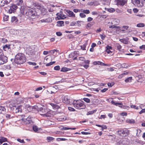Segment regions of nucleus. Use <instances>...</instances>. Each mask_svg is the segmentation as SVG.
<instances>
[{
	"instance_id": "nucleus-42",
	"label": "nucleus",
	"mask_w": 145,
	"mask_h": 145,
	"mask_svg": "<svg viewBox=\"0 0 145 145\" xmlns=\"http://www.w3.org/2000/svg\"><path fill=\"white\" fill-rule=\"evenodd\" d=\"M120 41L125 44H127L128 43L127 40L125 39H120Z\"/></svg>"
},
{
	"instance_id": "nucleus-64",
	"label": "nucleus",
	"mask_w": 145,
	"mask_h": 145,
	"mask_svg": "<svg viewBox=\"0 0 145 145\" xmlns=\"http://www.w3.org/2000/svg\"><path fill=\"white\" fill-rule=\"evenodd\" d=\"M140 48L141 49L145 50V45H143L141 46H140Z\"/></svg>"
},
{
	"instance_id": "nucleus-9",
	"label": "nucleus",
	"mask_w": 145,
	"mask_h": 145,
	"mask_svg": "<svg viewBox=\"0 0 145 145\" xmlns=\"http://www.w3.org/2000/svg\"><path fill=\"white\" fill-rule=\"evenodd\" d=\"M23 120L24 121V123L26 124H29L32 122L31 118L30 116H28L26 118H24L23 119Z\"/></svg>"
},
{
	"instance_id": "nucleus-57",
	"label": "nucleus",
	"mask_w": 145,
	"mask_h": 145,
	"mask_svg": "<svg viewBox=\"0 0 145 145\" xmlns=\"http://www.w3.org/2000/svg\"><path fill=\"white\" fill-rule=\"evenodd\" d=\"M17 140L18 142H19L21 143H24L25 142L24 141V140L23 139L21 140V139H20V138H18L17 139Z\"/></svg>"
},
{
	"instance_id": "nucleus-32",
	"label": "nucleus",
	"mask_w": 145,
	"mask_h": 145,
	"mask_svg": "<svg viewBox=\"0 0 145 145\" xmlns=\"http://www.w3.org/2000/svg\"><path fill=\"white\" fill-rule=\"evenodd\" d=\"M97 110H91L90 111H89L87 113V115H91L92 114L95 112H96Z\"/></svg>"
},
{
	"instance_id": "nucleus-13",
	"label": "nucleus",
	"mask_w": 145,
	"mask_h": 145,
	"mask_svg": "<svg viewBox=\"0 0 145 145\" xmlns=\"http://www.w3.org/2000/svg\"><path fill=\"white\" fill-rule=\"evenodd\" d=\"M7 61V57L5 56L0 57V64H3Z\"/></svg>"
},
{
	"instance_id": "nucleus-15",
	"label": "nucleus",
	"mask_w": 145,
	"mask_h": 145,
	"mask_svg": "<svg viewBox=\"0 0 145 145\" xmlns=\"http://www.w3.org/2000/svg\"><path fill=\"white\" fill-rule=\"evenodd\" d=\"M78 51H75L72 53H71L69 55V57L70 58H72L75 57V56H77L78 55Z\"/></svg>"
},
{
	"instance_id": "nucleus-40",
	"label": "nucleus",
	"mask_w": 145,
	"mask_h": 145,
	"mask_svg": "<svg viewBox=\"0 0 145 145\" xmlns=\"http://www.w3.org/2000/svg\"><path fill=\"white\" fill-rule=\"evenodd\" d=\"M109 28H117V29H120V27L119 26L115 25H113L110 26H109Z\"/></svg>"
},
{
	"instance_id": "nucleus-1",
	"label": "nucleus",
	"mask_w": 145,
	"mask_h": 145,
	"mask_svg": "<svg viewBox=\"0 0 145 145\" xmlns=\"http://www.w3.org/2000/svg\"><path fill=\"white\" fill-rule=\"evenodd\" d=\"M35 110L38 111L39 114L43 117H48L51 116V111H48L45 108L39 107L37 106L34 107Z\"/></svg>"
},
{
	"instance_id": "nucleus-24",
	"label": "nucleus",
	"mask_w": 145,
	"mask_h": 145,
	"mask_svg": "<svg viewBox=\"0 0 145 145\" xmlns=\"http://www.w3.org/2000/svg\"><path fill=\"white\" fill-rule=\"evenodd\" d=\"M5 110L6 109L4 107L0 106V114L4 113Z\"/></svg>"
},
{
	"instance_id": "nucleus-29",
	"label": "nucleus",
	"mask_w": 145,
	"mask_h": 145,
	"mask_svg": "<svg viewBox=\"0 0 145 145\" xmlns=\"http://www.w3.org/2000/svg\"><path fill=\"white\" fill-rule=\"evenodd\" d=\"M41 10V12L42 13V14H45L47 12V10L43 6V7L41 8V9H40Z\"/></svg>"
},
{
	"instance_id": "nucleus-34",
	"label": "nucleus",
	"mask_w": 145,
	"mask_h": 145,
	"mask_svg": "<svg viewBox=\"0 0 145 145\" xmlns=\"http://www.w3.org/2000/svg\"><path fill=\"white\" fill-rule=\"evenodd\" d=\"M144 26V24L143 23H138L137 25V27H143Z\"/></svg>"
},
{
	"instance_id": "nucleus-25",
	"label": "nucleus",
	"mask_w": 145,
	"mask_h": 145,
	"mask_svg": "<svg viewBox=\"0 0 145 145\" xmlns=\"http://www.w3.org/2000/svg\"><path fill=\"white\" fill-rule=\"evenodd\" d=\"M11 21L12 22H18V20L16 17L14 16L12 17Z\"/></svg>"
},
{
	"instance_id": "nucleus-61",
	"label": "nucleus",
	"mask_w": 145,
	"mask_h": 145,
	"mask_svg": "<svg viewBox=\"0 0 145 145\" xmlns=\"http://www.w3.org/2000/svg\"><path fill=\"white\" fill-rule=\"evenodd\" d=\"M56 34L57 36H60L62 35V33L59 31L56 32Z\"/></svg>"
},
{
	"instance_id": "nucleus-21",
	"label": "nucleus",
	"mask_w": 145,
	"mask_h": 145,
	"mask_svg": "<svg viewBox=\"0 0 145 145\" xmlns=\"http://www.w3.org/2000/svg\"><path fill=\"white\" fill-rule=\"evenodd\" d=\"M7 141V139L4 137H0V145L3 142Z\"/></svg>"
},
{
	"instance_id": "nucleus-62",
	"label": "nucleus",
	"mask_w": 145,
	"mask_h": 145,
	"mask_svg": "<svg viewBox=\"0 0 145 145\" xmlns=\"http://www.w3.org/2000/svg\"><path fill=\"white\" fill-rule=\"evenodd\" d=\"M90 13V11L89 10H85L84 11V13L88 14Z\"/></svg>"
},
{
	"instance_id": "nucleus-16",
	"label": "nucleus",
	"mask_w": 145,
	"mask_h": 145,
	"mask_svg": "<svg viewBox=\"0 0 145 145\" xmlns=\"http://www.w3.org/2000/svg\"><path fill=\"white\" fill-rule=\"evenodd\" d=\"M40 21L42 23H49L52 22V20L51 18H47L42 19Z\"/></svg>"
},
{
	"instance_id": "nucleus-50",
	"label": "nucleus",
	"mask_w": 145,
	"mask_h": 145,
	"mask_svg": "<svg viewBox=\"0 0 145 145\" xmlns=\"http://www.w3.org/2000/svg\"><path fill=\"white\" fill-rule=\"evenodd\" d=\"M137 135L138 137L140 136V134L141 133V131L140 129H137Z\"/></svg>"
},
{
	"instance_id": "nucleus-4",
	"label": "nucleus",
	"mask_w": 145,
	"mask_h": 145,
	"mask_svg": "<svg viewBox=\"0 0 145 145\" xmlns=\"http://www.w3.org/2000/svg\"><path fill=\"white\" fill-rule=\"evenodd\" d=\"M25 15L27 18L34 19L37 15V13L33 8L27 9L25 13Z\"/></svg>"
},
{
	"instance_id": "nucleus-49",
	"label": "nucleus",
	"mask_w": 145,
	"mask_h": 145,
	"mask_svg": "<svg viewBox=\"0 0 145 145\" xmlns=\"http://www.w3.org/2000/svg\"><path fill=\"white\" fill-rule=\"evenodd\" d=\"M4 68L5 69H10L11 67L10 65H5L4 66Z\"/></svg>"
},
{
	"instance_id": "nucleus-39",
	"label": "nucleus",
	"mask_w": 145,
	"mask_h": 145,
	"mask_svg": "<svg viewBox=\"0 0 145 145\" xmlns=\"http://www.w3.org/2000/svg\"><path fill=\"white\" fill-rule=\"evenodd\" d=\"M10 45L5 44V46H3V48L5 50H6V48H7L8 49L10 48Z\"/></svg>"
},
{
	"instance_id": "nucleus-27",
	"label": "nucleus",
	"mask_w": 145,
	"mask_h": 145,
	"mask_svg": "<svg viewBox=\"0 0 145 145\" xmlns=\"http://www.w3.org/2000/svg\"><path fill=\"white\" fill-rule=\"evenodd\" d=\"M20 12L22 15H24V11L25 10V7L24 6H22L21 8H20Z\"/></svg>"
},
{
	"instance_id": "nucleus-59",
	"label": "nucleus",
	"mask_w": 145,
	"mask_h": 145,
	"mask_svg": "<svg viewBox=\"0 0 145 145\" xmlns=\"http://www.w3.org/2000/svg\"><path fill=\"white\" fill-rule=\"evenodd\" d=\"M28 64L29 65H36V63L35 62H28Z\"/></svg>"
},
{
	"instance_id": "nucleus-48",
	"label": "nucleus",
	"mask_w": 145,
	"mask_h": 145,
	"mask_svg": "<svg viewBox=\"0 0 145 145\" xmlns=\"http://www.w3.org/2000/svg\"><path fill=\"white\" fill-rule=\"evenodd\" d=\"M58 50H57L54 49L49 51V52L51 54H53L55 52H57Z\"/></svg>"
},
{
	"instance_id": "nucleus-33",
	"label": "nucleus",
	"mask_w": 145,
	"mask_h": 145,
	"mask_svg": "<svg viewBox=\"0 0 145 145\" xmlns=\"http://www.w3.org/2000/svg\"><path fill=\"white\" fill-rule=\"evenodd\" d=\"M129 28V26H123L121 30L122 31H125L127 29Z\"/></svg>"
},
{
	"instance_id": "nucleus-52",
	"label": "nucleus",
	"mask_w": 145,
	"mask_h": 145,
	"mask_svg": "<svg viewBox=\"0 0 145 145\" xmlns=\"http://www.w3.org/2000/svg\"><path fill=\"white\" fill-rule=\"evenodd\" d=\"M54 69L55 70H59L60 69V66L59 65L56 66L54 67Z\"/></svg>"
},
{
	"instance_id": "nucleus-30",
	"label": "nucleus",
	"mask_w": 145,
	"mask_h": 145,
	"mask_svg": "<svg viewBox=\"0 0 145 145\" xmlns=\"http://www.w3.org/2000/svg\"><path fill=\"white\" fill-rule=\"evenodd\" d=\"M69 69H68L66 67H62L60 71L61 72H66L69 70Z\"/></svg>"
},
{
	"instance_id": "nucleus-6",
	"label": "nucleus",
	"mask_w": 145,
	"mask_h": 145,
	"mask_svg": "<svg viewBox=\"0 0 145 145\" xmlns=\"http://www.w3.org/2000/svg\"><path fill=\"white\" fill-rule=\"evenodd\" d=\"M132 2L134 5L138 7H142L143 5L142 2H140L139 0H132Z\"/></svg>"
},
{
	"instance_id": "nucleus-17",
	"label": "nucleus",
	"mask_w": 145,
	"mask_h": 145,
	"mask_svg": "<svg viewBox=\"0 0 145 145\" xmlns=\"http://www.w3.org/2000/svg\"><path fill=\"white\" fill-rule=\"evenodd\" d=\"M33 5L34 7L40 10L41 9V8L43 7V6H41L40 4L39 3H33Z\"/></svg>"
},
{
	"instance_id": "nucleus-3",
	"label": "nucleus",
	"mask_w": 145,
	"mask_h": 145,
	"mask_svg": "<svg viewBox=\"0 0 145 145\" xmlns=\"http://www.w3.org/2000/svg\"><path fill=\"white\" fill-rule=\"evenodd\" d=\"M74 107L77 109H81L85 108L84 102L80 100H74L72 103Z\"/></svg>"
},
{
	"instance_id": "nucleus-14",
	"label": "nucleus",
	"mask_w": 145,
	"mask_h": 145,
	"mask_svg": "<svg viewBox=\"0 0 145 145\" xmlns=\"http://www.w3.org/2000/svg\"><path fill=\"white\" fill-rule=\"evenodd\" d=\"M116 2L118 5L123 6L125 3L126 1L124 0H116Z\"/></svg>"
},
{
	"instance_id": "nucleus-47",
	"label": "nucleus",
	"mask_w": 145,
	"mask_h": 145,
	"mask_svg": "<svg viewBox=\"0 0 145 145\" xmlns=\"http://www.w3.org/2000/svg\"><path fill=\"white\" fill-rule=\"evenodd\" d=\"M12 0H4V3L6 5L8 4Z\"/></svg>"
},
{
	"instance_id": "nucleus-55",
	"label": "nucleus",
	"mask_w": 145,
	"mask_h": 145,
	"mask_svg": "<svg viewBox=\"0 0 145 145\" xmlns=\"http://www.w3.org/2000/svg\"><path fill=\"white\" fill-rule=\"evenodd\" d=\"M17 108L19 112H22V109L21 108V106H20L17 107Z\"/></svg>"
},
{
	"instance_id": "nucleus-46",
	"label": "nucleus",
	"mask_w": 145,
	"mask_h": 145,
	"mask_svg": "<svg viewBox=\"0 0 145 145\" xmlns=\"http://www.w3.org/2000/svg\"><path fill=\"white\" fill-rule=\"evenodd\" d=\"M80 16L81 18H85L86 17V15L83 13H81L80 14Z\"/></svg>"
},
{
	"instance_id": "nucleus-53",
	"label": "nucleus",
	"mask_w": 145,
	"mask_h": 145,
	"mask_svg": "<svg viewBox=\"0 0 145 145\" xmlns=\"http://www.w3.org/2000/svg\"><path fill=\"white\" fill-rule=\"evenodd\" d=\"M83 100L87 103H89L90 102V100L88 98H83Z\"/></svg>"
},
{
	"instance_id": "nucleus-56",
	"label": "nucleus",
	"mask_w": 145,
	"mask_h": 145,
	"mask_svg": "<svg viewBox=\"0 0 145 145\" xmlns=\"http://www.w3.org/2000/svg\"><path fill=\"white\" fill-rule=\"evenodd\" d=\"M1 41L2 42L5 43L7 41V40L5 38H3L1 39Z\"/></svg>"
},
{
	"instance_id": "nucleus-10",
	"label": "nucleus",
	"mask_w": 145,
	"mask_h": 145,
	"mask_svg": "<svg viewBox=\"0 0 145 145\" xmlns=\"http://www.w3.org/2000/svg\"><path fill=\"white\" fill-rule=\"evenodd\" d=\"M18 8V7L16 5H13L10 7V9L8 10L9 12L11 13L14 12V11Z\"/></svg>"
},
{
	"instance_id": "nucleus-5",
	"label": "nucleus",
	"mask_w": 145,
	"mask_h": 145,
	"mask_svg": "<svg viewBox=\"0 0 145 145\" xmlns=\"http://www.w3.org/2000/svg\"><path fill=\"white\" fill-rule=\"evenodd\" d=\"M111 103L112 104L114 105H116V106H117L118 105H121V106H119L121 108H123L124 109H126L128 110L129 108V106H128L126 105V106H123L122 105V103H116L113 100L111 101Z\"/></svg>"
},
{
	"instance_id": "nucleus-19",
	"label": "nucleus",
	"mask_w": 145,
	"mask_h": 145,
	"mask_svg": "<svg viewBox=\"0 0 145 145\" xmlns=\"http://www.w3.org/2000/svg\"><path fill=\"white\" fill-rule=\"evenodd\" d=\"M67 12L69 16V17L72 18L75 17V15L72 11L70 10H67Z\"/></svg>"
},
{
	"instance_id": "nucleus-31",
	"label": "nucleus",
	"mask_w": 145,
	"mask_h": 145,
	"mask_svg": "<svg viewBox=\"0 0 145 145\" xmlns=\"http://www.w3.org/2000/svg\"><path fill=\"white\" fill-rule=\"evenodd\" d=\"M54 139L53 137L49 136L47 137L46 138V140L48 142L52 141Z\"/></svg>"
},
{
	"instance_id": "nucleus-2",
	"label": "nucleus",
	"mask_w": 145,
	"mask_h": 145,
	"mask_svg": "<svg viewBox=\"0 0 145 145\" xmlns=\"http://www.w3.org/2000/svg\"><path fill=\"white\" fill-rule=\"evenodd\" d=\"M26 60V57L24 54L18 53L15 56L14 62L17 64H21L25 63Z\"/></svg>"
},
{
	"instance_id": "nucleus-26",
	"label": "nucleus",
	"mask_w": 145,
	"mask_h": 145,
	"mask_svg": "<svg viewBox=\"0 0 145 145\" xmlns=\"http://www.w3.org/2000/svg\"><path fill=\"white\" fill-rule=\"evenodd\" d=\"M57 23V25L58 27L62 26L64 25V22L63 21H58Z\"/></svg>"
},
{
	"instance_id": "nucleus-51",
	"label": "nucleus",
	"mask_w": 145,
	"mask_h": 145,
	"mask_svg": "<svg viewBox=\"0 0 145 145\" xmlns=\"http://www.w3.org/2000/svg\"><path fill=\"white\" fill-rule=\"evenodd\" d=\"M55 63V61H53L50 62L48 63H47L46 65V66H50Z\"/></svg>"
},
{
	"instance_id": "nucleus-12",
	"label": "nucleus",
	"mask_w": 145,
	"mask_h": 145,
	"mask_svg": "<svg viewBox=\"0 0 145 145\" xmlns=\"http://www.w3.org/2000/svg\"><path fill=\"white\" fill-rule=\"evenodd\" d=\"M93 65H103V66H110V65L109 64L104 63L101 62V61H95L93 63Z\"/></svg>"
},
{
	"instance_id": "nucleus-58",
	"label": "nucleus",
	"mask_w": 145,
	"mask_h": 145,
	"mask_svg": "<svg viewBox=\"0 0 145 145\" xmlns=\"http://www.w3.org/2000/svg\"><path fill=\"white\" fill-rule=\"evenodd\" d=\"M68 110L70 111H74L75 110L73 108L70 107H68Z\"/></svg>"
},
{
	"instance_id": "nucleus-23",
	"label": "nucleus",
	"mask_w": 145,
	"mask_h": 145,
	"mask_svg": "<svg viewBox=\"0 0 145 145\" xmlns=\"http://www.w3.org/2000/svg\"><path fill=\"white\" fill-rule=\"evenodd\" d=\"M128 72L126 71H124L121 74L119 75L118 78H121L123 77L124 76L128 74Z\"/></svg>"
},
{
	"instance_id": "nucleus-37",
	"label": "nucleus",
	"mask_w": 145,
	"mask_h": 145,
	"mask_svg": "<svg viewBox=\"0 0 145 145\" xmlns=\"http://www.w3.org/2000/svg\"><path fill=\"white\" fill-rule=\"evenodd\" d=\"M23 3V1L22 0H18L17 5L18 6L21 5H22Z\"/></svg>"
},
{
	"instance_id": "nucleus-43",
	"label": "nucleus",
	"mask_w": 145,
	"mask_h": 145,
	"mask_svg": "<svg viewBox=\"0 0 145 145\" xmlns=\"http://www.w3.org/2000/svg\"><path fill=\"white\" fill-rule=\"evenodd\" d=\"M33 130L35 132H37L39 130V128L36 126H33Z\"/></svg>"
},
{
	"instance_id": "nucleus-20",
	"label": "nucleus",
	"mask_w": 145,
	"mask_h": 145,
	"mask_svg": "<svg viewBox=\"0 0 145 145\" xmlns=\"http://www.w3.org/2000/svg\"><path fill=\"white\" fill-rule=\"evenodd\" d=\"M120 22L119 20L118 19H113L112 22V24L115 25L118 24Z\"/></svg>"
},
{
	"instance_id": "nucleus-18",
	"label": "nucleus",
	"mask_w": 145,
	"mask_h": 145,
	"mask_svg": "<svg viewBox=\"0 0 145 145\" xmlns=\"http://www.w3.org/2000/svg\"><path fill=\"white\" fill-rule=\"evenodd\" d=\"M56 15L58 20L63 19L66 18L65 15L61 13H57Z\"/></svg>"
},
{
	"instance_id": "nucleus-54",
	"label": "nucleus",
	"mask_w": 145,
	"mask_h": 145,
	"mask_svg": "<svg viewBox=\"0 0 145 145\" xmlns=\"http://www.w3.org/2000/svg\"><path fill=\"white\" fill-rule=\"evenodd\" d=\"M93 24H92L91 23H89L87 24L86 25V27L87 28H88V27H91L92 25Z\"/></svg>"
},
{
	"instance_id": "nucleus-44",
	"label": "nucleus",
	"mask_w": 145,
	"mask_h": 145,
	"mask_svg": "<svg viewBox=\"0 0 145 145\" xmlns=\"http://www.w3.org/2000/svg\"><path fill=\"white\" fill-rule=\"evenodd\" d=\"M67 139L64 138H57L56 139V140L57 141H65Z\"/></svg>"
},
{
	"instance_id": "nucleus-63",
	"label": "nucleus",
	"mask_w": 145,
	"mask_h": 145,
	"mask_svg": "<svg viewBox=\"0 0 145 145\" xmlns=\"http://www.w3.org/2000/svg\"><path fill=\"white\" fill-rule=\"evenodd\" d=\"M101 127L102 128L101 129L103 130L107 128L106 126L105 125H101Z\"/></svg>"
},
{
	"instance_id": "nucleus-45",
	"label": "nucleus",
	"mask_w": 145,
	"mask_h": 145,
	"mask_svg": "<svg viewBox=\"0 0 145 145\" xmlns=\"http://www.w3.org/2000/svg\"><path fill=\"white\" fill-rule=\"evenodd\" d=\"M119 134H125V131L124 130H120L118 131Z\"/></svg>"
},
{
	"instance_id": "nucleus-38",
	"label": "nucleus",
	"mask_w": 145,
	"mask_h": 145,
	"mask_svg": "<svg viewBox=\"0 0 145 145\" xmlns=\"http://www.w3.org/2000/svg\"><path fill=\"white\" fill-rule=\"evenodd\" d=\"M87 44L86 43H84V44L81 46V48L83 50H86V48L87 46Z\"/></svg>"
},
{
	"instance_id": "nucleus-22",
	"label": "nucleus",
	"mask_w": 145,
	"mask_h": 145,
	"mask_svg": "<svg viewBox=\"0 0 145 145\" xmlns=\"http://www.w3.org/2000/svg\"><path fill=\"white\" fill-rule=\"evenodd\" d=\"M126 122L127 123H131V124H133L135 123V120L134 119H127L126 120Z\"/></svg>"
},
{
	"instance_id": "nucleus-28",
	"label": "nucleus",
	"mask_w": 145,
	"mask_h": 145,
	"mask_svg": "<svg viewBox=\"0 0 145 145\" xmlns=\"http://www.w3.org/2000/svg\"><path fill=\"white\" fill-rule=\"evenodd\" d=\"M132 80V77L131 76L127 78L125 80V82H131Z\"/></svg>"
},
{
	"instance_id": "nucleus-11",
	"label": "nucleus",
	"mask_w": 145,
	"mask_h": 145,
	"mask_svg": "<svg viewBox=\"0 0 145 145\" xmlns=\"http://www.w3.org/2000/svg\"><path fill=\"white\" fill-rule=\"evenodd\" d=\"M9 106L10 107V108L12 110H13L14 112L16 113L19 112L18 111V110L17 108V107L14 105L12 104H10L9 105Z\"/></svg>"
},
{
	"instance_id": "nucleus-60",
	"label": "nucleus",
	"mask_w": 145,
	"mask_h": 145,
	"mask_svg": "<svg viewBox=\"0 0 145 145\" xmlns=\"http://www.w3.org/2000/svg\"><path fill=\"white\" fill-rule=\"evenodd\" d=\"M106 117V115H101L100 117L99 118L100 119H105V118Z\"/></svg>"
},
{
	"instance_id": "nucleus-7",
	"label": "nucleus",
	"mask_w": 145,
	"mask_h": 145,
	"mask_svg": "<svg viewBox=\"0 0 145 145\" xmlns=\"http://www.w3.org/2000/svg\"><path fill=\"white\" fill-rule=\"evenodd\" d=\"M62 100L64 103L67 104H69L71 103L70 100L67 96L62 95Z\"/></svg>"
},
{
	"instance_id": "nucleus-41",
	"label": "nucleus",
	"mask_w": 145,
	"mask_h": 145,
	"mask_svg": "<svg viewBox=\"0 0 145 145\" xmlns=\"http://www.w3.org/2000/svg\"><path fill=\"white\" fill-rule=\"evenodd\" d=\"M84 22L83 21H78L76 22V24H77L78 26H80L81 25V23H83Z\"/></svg>"
},
{
	"instance_id": "nucleus-35",
	"label": "nucleus",
	"mask_w": 145,
	"mask_h": 145,
	"mask_svg": "<svg viewBox=\"0 0 145 145\" xmlns=\"http://www.w3.org/2000/svg\"><path fill=\"white\" fill-rule=\"evenodd\" d=\"M3 19L4 21H8L9 19V16L8 15H4L3 17Z\"/></svg>"
},
{
	"instance_id": "nucleus-8",
	"label": "nucleus",
	"mask_w": 145,
	"mask_h": 145,
	"mask_svg": "<svg viewBox=\"0 0 145 145\" xmlns=\"http://www.w3.org/2000/svg\"><path fill=\"white\" fill-rule=\"evenodd\" d=\"M34 106H30L29 105H26L25 106V109L26 111L27 112H30L33 111V109L35 110Z\"/></svg>"
},
{
	"instance_id": "nucleus-36",
	"label": "nucleus",
	"mask_w": 145,
	"mask_h": 145,
	"mask_svg": "<svg viewBox=\"0 0 145 145\" xmlns=\"http://www.w3.org/2000/svg\"><path fill=\"white\" fill-rule=\"evenodd\" d=\"M107 10L109 12L112 13L115 11V9L114 8H107Z\"/></svg>"
}]
</instances>
